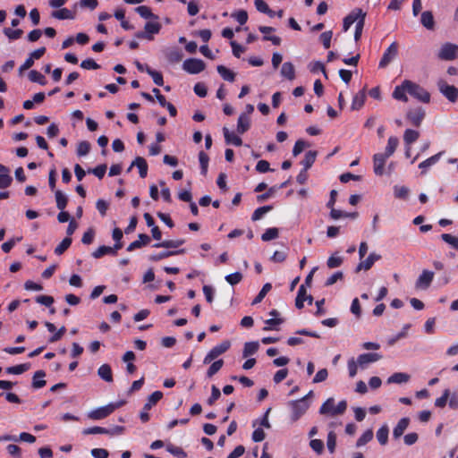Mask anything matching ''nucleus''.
<instances>
[{
    "instance_id": "obj_1",
    "label": "nucleus",
    "mask_w": 458,
    "mask_h": 458,
    "mask_svg": "<svg viewBox=\"0 0 458 458\" xmlns=\"http://www.w3.org/2000/svg\"><path fill=\"white\" fill-rule=\"evenodd\" d=\"M347 409V402L342 400L335 406V399L333 397L328 398L322 403L319 408V413L322 415H330L332 417L336 415H342Z\"/></svg>"
},
{
    "instance_id": "obj_2",
    "label": "nucleus",
    "mask_w": 458,
    "mask_h": 458,
    "mask_svg": "<svg viewBox=\"0 0 458 458\" xmlns=\"http://www.w3.org/2000/svg\"><path fill=\"white\" fill-rule=\"evenodd\" d=\"M288 405L291 408V420L293 422L300 420V418L306 413L310 407V403L307 401V396H303L298 400L290 401Z\"/></svg>"
},
{
    "instance_id": "obj_3",
    "label": "nucleus",
    "mask_w": 458,
    "mask_h": 458,
    "mask_svg": "<svg viewBox=\"0 0 458 458\" xmlns=\"http://www.w3.org/2000/svg\"><path fill=\"white\" fill-rule=\"evenodd\" d=\"M124 401H120L118 403H111L107 405L97 408L91 411L88 417L94 420H103L108 417L111 413H113L116 409L124 404Z\"/></svg>"
},
{
    "instance_id": "obj_4",
    "label": "nucleus",
    "mask_w": 458,
    "mask_h": 458,
    "mask_svg": "<svg viewBox=\"0 0 458 458\" xmlns=\"http://www.w3.org/2000/svg\"><path fill=\"white\" fill-rule=\"evenodd\" d=\"M405 86L408 87V93L423 103L430 101V94L419 84L405 80Z\"/></svg>"
},
{
    "instance_id": "obj_5",
    "label": "nucleus",
    "mask_w": 458,
    "mask_h": 458,
    "mask_svg": "<svg viewBox=\"0 0 458 458\" xmlns=\"http://www.w3.org/2000/svg\"><path fill=\"white\" fill-rule=\"evenodd\" d=\"M163 397V393L161 391L153 392L147 400V403L144 404L142 411L140 414V419L143 423H146L149 420L150 416L148 414V411L156 405Z\"/></svg>"
},
{
    "instance_id": "obj_6",
    "label": "nucleus",
    "mask_w": 458,
    "mask_h": 458,
    "mask_svg": "<svg viewBox=\"0 0 458 458\" xmlns=\"http://www.w3.org/2000/svg\"><path fill=\"white\" fill-rule=\"evenodd\" d=\"M231 344L229 341H224L221 344L214 346L205 356L203 360L204 364H209L212 360L225 353L230 348Z\"/></svg>"
},
{
    "instance_id": "obj_7",
    "label": "nucleus",
    "mask_w": 458,
    "mask_h": 458,
    "mask_svg": "<svg viewBox=\"0 0 458 458\" xmlns=\"http://www.w3.org/2000/svg\"><path fill=\"white\" fill-rule=\"evenodd\" d=\"M458 56V46L452 43L444 44L438 54L437 57L440 60L452 61L457 58Z\"/></svg>"
},
{
    "instance_id": "obj_8",
    "label": "nucleus",
    "mask_w": 458,
    "mask_h": 458,
    "mask_svg": "<svg viewBox=\"0 0 458 458\" xmlns=\"http://www.w3.org/2000/svg\"><path fill=\"white\" fill-rule=\"evenodd\" d=\"M206 64L201 59L189 58L182 64V68L190 74H198L205 70Z\"/></svg>"
},
{
    "instance_id": "obj_9",
    "label": "nucleus",
    "mask_w": 458,
    "mask_h": 458,
    "mask_svg": "<svg viewBox=\"0 0 458 458\" xmlns=\"http://www.w3.org/2000/svg\"><path fill=\"white\" fill-rule=\"evenodd\" d=\"M398 55V43L393 42L384 52L382 58L379 61L378 67H386Z\"/></svg>"
},
{
    "instance_id": "obj_10",
    "label": "nucleus",
    "mask_w": 458,
    "mask_h": 458,
    "mask_svg": "<svg viewBox=\"0 0 458 458\" xmlns=\"http://www.w3.org/2000/svg\"><path fill=\"white\" fill-rule=\"evenodd\" d=\"M439 91L452 103L458 99V89L453 85H449L446 81L440 80L437 83Z\"/></svg>"
},
{
    "instance_id": "obj_11",
    "label": "nucleus",
    "mask_w": 458,
    "mask_h": 458,
    "mask_svg": "<svg viewBox=\"0 0 458 458\" xmlns=\"http://www.w3.org/2000/svg\"><path fill=\"white\" fill-rule=\"evenodd\" d=\"M161 27L162 26L158 21H148L144 27L145 31L138 32L136 36L140 38H148V40H151L153 39V37L151 35L159 33Z\"/></svg>"
},
{
    "instance_id": "obj_12",
    "label": "nucleus",
    "mask_w": 458,
    "mask_h": 458,
    "mask_svg": "<svg viewBox=\"0 0 458 458\" xmlns=\"http://www.w3.org/2000/svg\"><path fill=\"white\" fill-rule=\"evenodd\" d=\"M383 356L377 352H368V353H362L360 354L357 358V361L359 364V367L361 369H364L368 367L369 363L376 362L379 360H381Z\"/></svg>"
},
{
    "instance_id": "obj_13",
    "label": "nucleus",
    "mask_w": 458,
    "mask_h": 458,
    "mask_svg": "<svg viewBox=\"0 0 458 458\" xmlns=\"http://www.w3.org/2000/svg\"><path fill=\"white\" fill-rule=\"evenodd\" d=\"M366 13H364L360 8L353 9L346 17L344 19L343 22V30L344 31H347L350 27L357 22L360 17H362Z\"/></svg>"
},
{
    "instance_id": "obj_14",
    "label": "nucleus",
    "mask_w": 458,
    "mask_h": 458,
    "mask_svg": "<svg viewBox=\"0 0 458 458\" xmlns=\"http://www.w3.org/2000/svg\"><path fill=\"white\" fill-rule=\"evenodd\" d=\"M366 13H364L360 8L353 9L346 17L344 19L343 22V30L344 31H347L350 27L357 22L360 17H362Z\"/></svg>"
},
{
    "instance_id": "obj_15",
    "label": "nucleus",
    "mask_w": 458,
    "mask_h": 458,
    "mask_svg": "<svg viewBox=\"0 0 458 458\" xmlns=\"http://www.w3.org/2000/svg\"><path fill=\"white\" fill-rule=\"evenodd\" d=\"M406 117L410 121L411 125L415 127H420L425 117V111L421 107H418L410 110L407 113Z\"/></svg>"
},
{
    "instance_id": "obj_16",
    "label": "nucleus",
    "mask_w": 458,
    "mask_h": 458,
    "mask_svg": "<svg viewBox=\"0 0 458 458\" xmlns=\"http://www.w3.org/2000/svg\"><path fill=\"white\" fill-rule=\"evenodd\" d=\"M122 248L123 244H114V247L102 245L92 253V256L95 259H100L105 255H116L117 250H121Z\"/></svg>"
},
{
    "instance_id": "obj_17",
    "label": "nucleus",
    "mask_w": 458,
    "mask_h": 458,
    "mask_svg": "<svg viewBox=\"0 0 458 458\" xmlns=\"http://www.w3.org/2000/svg\"><path fill=\"white\" fill-rule=\"evenodd\" d=\"M381 259V255L377 254L375 252L370 253L368 258L364 260H361L356 267L355 272H360V270L368 271L369 270L374 263Z\"/></svg>"
},
{
    "instance_id": "obj_18",
    "label": "nucleus",
    "mask_w": 458,
    "mask_h": 458,
    "mask_svg": "<svg viewBox=\"0 0 458 458\" xmlns=\"http://www.w3.org/2000/svg\"><path fill=\"white\" fill-rule=\"evenodd\" d=\"M434 278V273L429 270H423L416 281V287L421 289H428Z\"/></svg>"
},
{
    "instance_id": "obj_19",
    "label": "nucleus",
    "mask_w": 458,
    "mask_h": 458,
    "mask_svg": "<svg viewBox=\"0 0 458 458\" xmlns=\"http://www.w3.org/2000/svg\"><path fill=\"white\" fill-rule=\"evenodd\" d=\"M388 157H386L382 153H377L373 156L374 163V173L377 175H382L384 174V168Z\"/></svg>"
},
{
    "instance_id": "obj_20",
    "label": "nucleus",
    "mask_w": 458,
    "mask_h": 458,
    "mask_svg": "<svg viewBox=\"0 0 458 458\" xmlns=\"http://www.w3.org/2000/svg\"><path fill=\"white\" fill-rule=\"evenodd\" d=\"M444 153V151H440L436 155H433L432 157L420 163L419 168L421 170V174H425L428 172V168L436 165L440 160Z\"/></svg>"
},
{
    "instance_id": "obj_21",
    "label": "nucleus",
    "mask_w": 458,
    "mask_h": 458,
    "mask_svg": "<svg viewBox=\"0 0 458 458\" xmlns=\"http://www.w3.org/2000/svg\"><path fill=\"white\" fill-rule=\"evenodd\" d=\"M184 252H185L184 249H181V250H165V251H162V252H159V253H156V254L150 255L148 257V260L153 261V262H157V261H159L161 259H166V258L171 257V256L183 254Z\"/></svg>"
},
{
    "instance_id": "obj_22",
    "label": "nucleus",
    "mask_w": 458,
    "mask_h": 458,
    "mask_svg": "<svg viewBox=\"0 0 458 458\" xmlns=\"http://www.w3.org/2000/svg\"><path fill=\"white\" fill-rule=\"evenodd\" d=\"M138 240L131 242L127 247V251H132L136 249H140L150 242V237L145 233H140L138 236Z\"/></svg>"
},
{
    "instance_id": "obj_23",
    "label": "nucleus",
    "mask_w": 458,
    "mask_h": 458,
    "mask_svg": "<svg viewBox=\"0 0 458 458\" xmlns=\"http://www.w3.org/2000/svg\"><path fill=\"white\" fill-rule=\"evenodd\" d=\"M223 133L226 144H231L236 147L242 145V139L234 132H231L226 127L223 128Z\"/></svg>"
},
{
    "instance_id": "obj_24",
    "label": "nucleus",
    "mask_w": 458,
    "mask_h": 458,
    "mask_svg": "<svg viewBox=\"0 0 458 458\" xmlns=\"http://www.w3.org/2000/svg\"><path fill=\"white\" fill-rule=\"evenodd\" d=\"M132 166H137L138 167L139 174H140V176L141 178H145L147 176V174H148V164H147V161L143 157H137L135 158V160L131 163L129 170Z\"/></svg>"
},
{
    "instance_id": "obj_25",
    "label": "nucleus",
    "mask_w": 458,
    "mask_h": 458,
    "mask_svg": "<svg viewBox=\"0 0 458 458\" xmlns=\"http://www.w3.org/2000/svg\"><path fill=\"white\" fill-rule=\"evenodd\" d=\"M406 93H408V87L405 86V81H404L400 86L395 87V89L393 92V98L397 100L407 102L408 98L406 96Z\"/></svg>"
},
{
    "instance_id": "obj_26",
    "label": "nucleus",
    "mask_w": 458,
    "mask_h": 458,
    "mask_svg": "<svg viewBox=\"0 0 458 458\" xmlns=\"http://www.w3.org/2000/svg\"><path fill=\"white\" fill-rule=\"evenodd\" d=\"M250 126V121L247 114H242L237 122V131L240 134L245 133Z\"/></svg>"
},
{
    "instance_id": "obj_27",
    "label": "nucleus",
    "mask_w": 458,
    "mask_h": 458,
    "mask_svg": "<svg viewBox=\"0 0 458 458\" xmlns=\"http://www.w3.org/2000/svg\"><path fill=\"white\" fill-rule=\"evenodd\" d=\"M420 22L428 30H431L435 28L434 16L429 11H425L421 13Z\"/></svg>"
},
{
    "instance_id": "obj_28",
    "label": "nucleus",
    "mask_w": 458,
    "mask_h": 458,
    "mask_svg": "<svg viewBox=\"0 0 458 458\" xmlns=\"http://www.w3.org/2000/svg\"><path fill=\"white\" fill-rule=\"evenodd\" d=\"M98 374L106 382L110 383L113 381L112 369L108 364L101 365L98 369Z\"/></svg>"
},
{
    "instance_id": "obj_29",
    "label": "nucleus",
    "mask_w": 458,
    "mask_h": 458,
    "mask_svg": "<svg viewBox=\"0 0 458 458\" xmlns=\"http://www.w3.org/2000/svg\"><path fill=\"white\" fill-rule=\"evenodd\" d=\"M410 420L408 418L401 419L397 425L394 427L393 430V436L394 438L400 437L405 431V429L409 426Z\"/></svg>"
},
{
    "instance_id": "obj_30",
    "label": "nucleus",
    "mask_w": 458,
    "mask_h": 458,
    "mask_svg": "<svg viewBox=\"0 0 458 458\" xmlns=\"http://www.w3.org/2000/svg\"><path fill=\"white\" fill-rule=\"evenodd\" d=\"M410 380V375L403 372H395L391 375L388 379V384H402L406 383Z\"/></svg>"
},
{
    "instance_id": "obj_31",
    "label": "nucleus",
    "mask_w": 458,
    "mask_h": 458,
    "mask_svg": "<svg viewBox=\"0 0 458 458\" xmlns=\"http://www.w3.org/2000/svg\"><path fill=\"white\" fill-rule=\"evenodd\" d=\"M399 145V140L395 136H390L387 140V145L386 147L385 153H383L386 157H390L394 151L396 150Z\"/></svg>"
},
{
    "instance_id": "obj_32",
    "label": "nucleus",
    "mask_w": 458,
    "mask_h": 458,
    "mask_svg": "<svg viewBox=\"0 0 458 458\" xmlns=\"http://www.w3.org/2000/svg\"><path fill=\"white\" fill-rule=\"evenodd\" d=\"M184 240L183 239H179V240H165V241H163V242H157V243H155L153 245L154 248H166V249H170V248H177L181 245H182L184 243Z\"/></svg>"
},
{
    "instance_id": "obj_33",
    "label": "nucleus",
    "mask_w": 458,
    "mask_h": 458,
    "mask_svg": "<svg viewBox=\"0 0 458 458\" xmlns=\"http://www.w3.org/2000/svg\"><path fill=\"white\" fill-rule=\"evenodd\" d=\"M52 16L58 20H72L75 18L74 13L67 8H62L57 11H54L52 13Z\"/></svg>"
},
{
    "instance_id": "obj_34",
    "label": "nucleus",
    "mask_w": 458,
    "mask_h": 458,
    "mask_svg": "<svg viewBox=\"0 0 458 458\" xmlns=\"http://www.w3.org/2000/svg\"><path fill=\"white\" fill-rule=\"evenodd\" d=\"M317 155H318V152L315 150H310L305 154L304 158L301 161L303 169L309 170L312 166V165L316 161Z\"/></svg>"
},
{
    "instance_id": "obj_35",
    "label": "nucleus",
    "mask_w": 458,
    "mask_h": 458,
    "mask_svg": "<svg viewBox=\"0 0 458 458\" xmlns=\"http://www.w3.org/2000/svg\"><path fill=\"white\" fill-rule=\"evenodd\" d=\"M46 376L44 370H38L35 372L32 381V387L35 389L42 388L46 386L47 382L43 379Z\"/></svg>"
},
{
    "instance_id": "obj_36",
    "label": "nucleus",
    "mask_w": 458,
    "mask_h": 458,
    "mask_svg": "<svg viewBox=\"0 0 458 458\" xmlns=\"http://www.w3.org/2000/svg\"><path fill=\"white\" fill-rule=\"evenodd\" d=\"M281 74H282V76H284V78H286L290 81L293 80L295 77V71H294L293 64L290 62H285L284 64H283L282 68H281Z\"/></svg>"
},
{
    "instance_id": "obj_37",
    "label": "nucleus",
    "mask_w": 458,
    "mask_h": 458,
    "mask_svg": "<svg viewBox=\"0 0 458 458\" xmlns=\"http://www.w3.org/2000/svg\"><path fill=\"white\" fill-rule=\"evenodd\" d=\"M365 99H366V95H365L364 90L358 92L352 98V110L360 109L365 103Z\"/></svg>"
},
{
    "instance_id": "obj_38",
    "label": "nucleus",
    "mask_w": 458,
    "mask_h": 458,
    "mask_svg": "<svg viewBox=\"0 0 458 458\" xmlns=\"http://www.w3.org/2000/svg\"><path fill=\"white\" fill-rule=\"evenodd\" d=\"M419 138L420 132L412 129H407L403 133V140L407 146L414 143Z\"/></svg>"
},
{
    "instance_id": "obj_39",
    "label": "nucleus",
    "mask_w": 458,
    "mask_h": 458,
    "mask_svg": "<svg viewBox=\"0 0 458 458\" xmlns=\"http://www.w3.org/2000/svg\"><path fill=\"white\" fill-rule=\"evenodd\" d=\"M217 72L220 76L227 81L233 82L235 80V73L230 69L226 68L224 65H218L216 67Z\"/></svg>"
},
{
    "instance_id": "obj_40",
    "label": "nucleus",
    "mask_w": 458,
    "mask_h": 458,
    "mask_svg": "<svg viewBox=\"0 0 458 458\" xmlns=\"http://www.w3.org/2000/svg\"><path fill=\"white\" fill-rule=\"evenodd\" d=\"M259 347V342L245 343L242 352L243 358H248L249 356L255 354L258 352Z\"/></svg>"
},
{
    "instance_id": "obj_41",
    "label": "nucleus",
    "mask_w": 458,
    "mask_h": 458,
    "mask_svg": "<svg viewBox=\"0 0 458 458\" xmlns=\"http://www.w3.org/2000/svg\"><path fill=\"white\" fill-rule=\"evenodd\" d=\"M254 4L259 12L268 15L270 18L275 17V11L271 10L264 0H255Z\"/></svg>"
},
{
    "instance_id": "obj_42",
    "label": "nucleus",
    "mask_w": 458,
    "mask_h": 458,
    "mask_svg": "<svg viewBox=\"0 0 458 458\" xmlns=\"http://www.w3.org/2000/svg\"><path fill=\"white\" fill-rule=\"evenodd\" d=\"M135 11L144 19H158V16L154 14L151 9L146 5H140L136 7Z\"/></svg>"
},
{
    "instance_id": "obj_43",
    "label": "nucleus",
    "mask_w": 458,
    "mask_h": 458,
    "mask_svg": "<svg viewBox=\"0 0 458 458\" xmlns=\"http://www.w3.org/2000/svg\"><path fill=\"white\" fill-rule=\"evenodd\" d=\"M166 451L169 452L171 454L178 457V458H186L187 454L186 452L180 446H176L171 443L167 444L165 445Z\"/></svg>"
},
{
    "instance_id": "obj_44",
    "label": "nucleus",
    "mask_w": 458,
    "mask_h": 458,
    "mask_svg": "<svg viewBox=\"0 0 458 458\" xmlns=\"http://www.w3.org/2000/svg\"><path fill=\"white\" fill-rule=\"evenodd\" d=\"M146 72L150 75L153 79V81L157 86L164 85L163 75L160 72L155 71L151 69L149 66L146 65Z\"/></svg>"
},
{
    "instance_id": "obj_45",
    "label": "nucleus",
    "mask_w": 458,
    "mask_h": 458,
    "mask_svg": "<svg viewBox=\"0 0 458 458\" xmlns=\"http://www.w3.org/2000/svg\"><path fill=\"white\" fill-rule=\"evenodd\" d=\"M28 77H29L30 81L32 82H37L42 86L47 84V80H46L45 76L41 72H38L37 70H31L29 72Z\"/></svg>"
},
{
    "instance_id": "obj_46",
    "label": "nucleus",
    "mask_w": 458,
    "mask_h": 458,
    "mask_svg": "<svg viewBox=\"0 0 458 458\" xmlns=\"http://www.w3.org/2000/svg\"><path fill=\"white\" fill-rule=\"evenodd\" d=\"M30 363H22L13 367H8L6 369V373L8 374H14V375H20L24 372H26L28 369H30Z\"/></svg>"
},
{
    "instance_id": "obj_47",
    "label": "nucleus",
    "mask_w": 458,
    "mask_h": 458,
    "mask_svg": "<svg viewBox=\"0 0 458 458\" xmlns=\"http://www.w3.org/2000/svg\"><path fill=\"white\" fill-rule=\"evenodd\" d=\"M55 195L56 208L59 210H64V208L67 206V202H68L67 197L60 190L55 191Z\"/></svg>"
},
{
    "instance_id": "obj_48",
    "label": "nucleus",
    "mask_w": 458,
    "mask_h": 458,
    "mask_svg": "<svg viewBox=\"0 0 458 458\" xmlns=\"http://www.w3.org/2000/svg\"><path fill=\"white\" fill-rule=\"evenodd\" d=\"M273 209V206L267 205L258 208L251 216L252 221H258L263 217L265 214L271 211Z\"/></svg>"
},
{
    "instance_id": "obj_49",
    "label": "nucleus",
    "mask_w": 458,
    "mask_h": 458,
    "mask_svg": "<svg viewBox=\"0 0 458 458\" xmlns=\"http://www.w3.org/2000/svg\"><path fill=\"white\" fill-rule=\"evenodd\" d=\"M72 242V240L71 237H65L55 249V254L56 255H62L65 250H67L71 244Z\"/></svg>"
},
{
    "instance_id": "obj_50",
    "label": "nucleus",
    "mask_w": 458,
    "mask_h": 458,
    "mask_svg": "<svg viewBox=\"0 0 458 458\" xmlns=\"http://www.w3.org/2000/svg\"><path fill=\"white\" fill-rule=\"evenodd\" d=\"M199 161L200 164L201 174L206 175L208 173L209 157L204 151L199 153Z\"/></svg>"
},
{
    "instance_id": "obj_51",
    "label": "nucleus",
    "mask_w": 458,
    "mask_h": 458,
    "mask_svg": "<svg viewBox=\"0 0 458 458\" xmlns=\"http://www.w3.org/2000/svg\"><path fill=\"white\" fill-rule=\"evenodd\" d=\"M389 429L386 425L382 426L377 432V438L380 445H386L388 440Z\"/></svg>"
},
{
    "instance_id": "obj_52",
    "label": "nucleus",
    "mask_w": 458,
    "mask_h": 458,
    "mask_svg": "<svg viewBox=\"0 0 458 458\" xmlns=\"http://www.w3.org/2000/svg\"><path fill=\"white\" fill-rule=\"evenodd\" d=\"M82 434L83 435H95V434H110V430L108 428H102V427H98V426H94V427H91V428H84L83 431H82Z\"/></svg>"
},
{
    "instance_id": "obj_53",
    "label": "nucleus",
    "mask_w": 458,
    "mask_h": 458,
    "mask_svg": "<svg viewBox=\"0 0 458 458\" xmlns=\"http://www.w3.org/2000/svg\"><path fill=\"white\" fill-rule=\"evenodd\" d=\"M278 229L276 227L267 228L261 235L263 242H268L278 237Z\"/></svg>"
},
{
    "instance_id": "obj_54",
    "label": "nucleus",
    "mask_w": 458,
    "mask_h": 458,
    "mask_svg": "<svg viewBox=\"0 0 458 458\" xmlns=\"http://www.w3.org/2000/svg\"><path fill=\"white\" fill-rule=\"evenodd\" d=\"M224 360L222 359L215 360L207 371V377H212L215 374H216L223 367Z\"/></svg>"
},
{
    "instance_id": "obj_55",
    "label": "nucleus",
    "mask_w": 458,
    "mask_h": 458,
    "mask_svg": "<svg viewBox=\"0 0 458 458\" xmlns=\"http://www.w3.org/2000/svg\"><path fill=\"white\" fill-rule=\"evenodd\" d=\"M373 438V431L372 429L366 430L357 440L356 446L360 447L369 441H371Z\"/></svg>"
},
{
    "instance_id": "obj_56",
    "label": "nucleus",
    "mask_w": 458,
    "mask_h": 458,
    "mask_svg": "<svg viewBox=\"0 0 458 458\" xmlns=\"http://www.w3.org/2000/svg\"><path fill=\"white\" fill-rule=\"evenodd\" d=\"M365 18H366V13L362 17H360V19L356 22L355 32H354V40L356 42H358L360 39L362 30H363V28L365 25Z\"/></svg>"
},
{
    "instance_id": "obj_57",
    "label": "nucleus",
    "mask_w": 458,
    "mask_h": 458,
    "mask_svg": "<svg viewBox=\"0 0 458 458\" xmlns=\"http://www.w3.org/2000/svg\"><path fill=\"white\" fill-rule=\"evenodd\" d=\"M272 285L270 283H267L263 285L258 295L255 297V299L252 301V304H257L262 301V300L265 298L267 293L271 290Z\"/></svg>"
},
{
    "instance_id": "obj_58",
    "label": "nucleus",
    "mask_w": 458,
    "mask_h": 458,
    "mask_svg": "<svg viewBox=\"0 0 458 458\" xmlns=\"http://www.w3.org/2000/svg\"><path fill=\"white\" fill-rule=\"evenodd\" d=\"M344 262L343 257L337 255H332L328 258L327 261V266L328 268H335L339 267Z\"/></svg>"
},
{
    "instance_id": "obj_59",
    "label": "nucleus",
    "mask_w": 458,
    "mask_h": 458,
    "mask_svg": "<svg viewBox=\"0 0 458 458\" xmlns=\"http://www.w3.org/2000/svg\"><path fill=\"white\" fill-rule=\"evenodd\" d=\"M240 25H244L248 21V13L245 10H238L231 14Z\"/></svg>"
},
{
    "instance_id": "obj_60",
    "label": "nucleus",
    "mask_w": 458,
    "mask_h": 458,
    "mask_svg": "<svg viewBox=\"0 0 458 458\" xmlns=\"http://www.w3.org/2000/svg\"><path fill=\"white\" fill-rule=\"evenodd\" d=\"M394 194L396 199H406L409 195V189L405 186H394Z\"/></svg>"
},
{
    "instance_id": "obj_61",
    "label": "nucleus",
    "mask_w": 458,
    "mask_h": 458,
    "mask_svg": "<svg viewBox=\"0 0 458 458\" xmlns=\"http://www.w3.org/2000/svg\"><path fill=\"white\" fill-rule=\"evenodd\" d=\"M90 150V143L87 140H82L79 142L77 146V155L79 157H83L89 154Z\"/></svg>"
},
{
    "instance_id": "obj_62",
    "label": "nucleus",
    "mask_w": 458,
    "mask_h": 458,
    "mask_svg": "<svg viewBox=\"0 0 458 458\" xmlns=\"http://www.w3.org/2000/svg\"><path fill=\"white\" fill-rule=\"evenodd\" d=\"M4 33L9 38V39L15 40L21 37L23 31L21 29L12 30L10 28H5L4 30Z\"/></svg>"
},
{
    "instance_id": "obj_63",
    "label": "nucleus",
    "mask_w": 458,
    "mask_h": 458,
    "mask_svg": "<svg viewBox=\"0 0 458 458\" xmlns=\"http://www.w3.org/2000/svg\"><path fill=\"white\" fill-rule=\"evenodd\" d=\"M221 396V392L215 385L211 386V395L208 398L207 403L212 406Z\"/></svg>"
},
{
    "instance_id": "obj_64",
    "label": "nucleus",
    "mask_w": 458,
    "mask_h": 458,
    "mask_svg": "<svg viewBox=\"0 0 458 458\" xmlns=\"http://www.w3.org/2000/svg\"><path fill=\"white\" fill-rule=\"evenodd\" d=\"M441 238L444 242L452 245L453 248L458 250V237L449 233H443L441 234Z\"/></svg>"
}]
</instances>
